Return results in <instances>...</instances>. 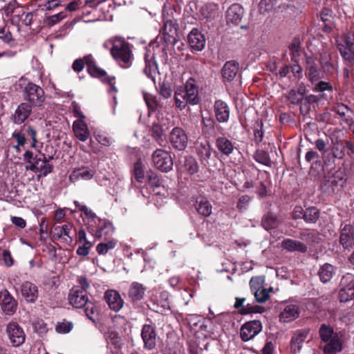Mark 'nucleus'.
<instances>
[{
  "label": "nucleus",
  "instance_id": "obj_1",
  "mask_svg": "<svg viewBox=\"0 0 354 354\" xmlns=\"http://www.w3.org/2000/svg\"><path fill=\"white\" fill-rule=\"evenodd\" d=\"M175 104L180 110L188 104L194 105L199 102L198 88L194 78H189L184 86H178L174 93Z\"/></svg>",
  "mask_w": 354,
  "mask_h": 354
},
{
  "label": "nucleus",
  "instance_id": "obj_2",
  "mask_svg": "<svg viewBox=\"0 0 354 354\" xmlns=\"http://www.w3.org/2000/svg\"><path fill=\"white\" fill-rule=\"evenodd\" d=\"M111 54L123 68H128L131 65L133 54L129 44L125 41L115 39L111 48Z\"/></svg>",
  "mask_w": 354,
  "mask_h": 354
},
{
  "label": "nucleus",
  "instance_id": "obj_3",
  "mask_svg": "<svg viewBox=\"0 0 354 354\" xmlns=\"http://www.w3.org/2000/svg\"><path fill=\"white\" fill-rule=\"evenodd\" d=\"M79 284L75 286L69 292L68 300L71 305L75 308H82L87 302V289L89 283L84 277H81L78 280Z\"/></svg>",
  "mask_w": 354,
  "mask_h": 354
},
{
  "label": "nucleus",
  "instance_id": "obj_4",
  "mask_svg": "<svg viewBox=\"0 0 354 354\" xmlns=\"http://www.w3.org/2000/svg\"><path fill=\"white\" fill-rule=\"evenodd\" d=\"M84 61L87 66V71L92 77L101 79L102 82L108 83L111 87L110 92L115 93L117 91L115 82H113L114 78L107 76L106 71L97 66L91 55L84 56Z\"/></svg>",
  "mask_w": 354,
  "mask_h": 354
},
{
  "label": "nucleus",
  "instance_id": "obj_5",
  "mask_svg": "<svg viewBox=\"0 0 354 354\" xmlns=\"http://www.w3.org/2000/svg\"><path fill=\"white\" fill-rule=\"evenodd\" d=\"M343 171L337 170L328 178H325L321 185L324 192L329 194L338 192L345 185L346 179Z\"/></svg>",
  "mask_w": 354,
  "mask_h": 354
},
{
  "label": "nucleus",
  "instance_id": "obj_6",
  "mask_svg": "<svg viewBox=\"0 0 354 354\" xmlns=\"http://www.w3.org/2000/svg\"><path fill=\"white\" fill-rule=\"evenodd\" d=\"M337 48L347 65H354V37L344 35L337 43Z\"/></svg>",
  "mask_w": 354,
  "mask_h": 354
},
{
  "label": "nucleus",
  "instance_id": "obj_7",
  "mask_svg": "<svg viewBox=\"0 0 354 354\" xmlns=\"http://www.w3.org/2000/svg\"><path fill=\"white\" fill-rule=\"evenodd\" d=\"M152 161L154 166L163 172L171 170L174 165L170 152L162 149H158L153 153Z\"/></svg>",
  "mask_w": 354,
  "mask_h": 354
},
{
  "label": "nucleus",
  "instance_id": "obj_8",
  "mask_svg": "<svg viewBox=\"0 0 354 354\" xmlns=\"http://www.w3.org/2000/svg\"><path fill=\"white\" fill-rule=\"evenodd\" d=\"M6 334L13 346L17 347L23 344L26 335L23 328L17 322H11L6 326Z\"/></svg>",
  "mask_w": 354,
  "mask_h": 354
},
{
  "label": "nucleus",
  "instance_id": "obj_9",
  "mask_svg": "<svg viewBox=\"0 0 354 354\" xmlns=\"http://www.w3.org/2000/svg\"><path fill=\"white\" fill-rule=\"evenodd\" d=\"M196 153L201 162L205 167H209L212 157V148L209 141L197 140L194 144Z\"/></svg>",
  "mask_w": 354,
  "mask_h": 354
},
{
  "label": "nucleus",
  "instance_id": "obj_10",
  "mask_svg": "<svg viewBox=\"0 0 354 354\" xmlns=\"http://www.w3.org/2000/svg\"><path fill=\"white\" fill-rule=\"evenodd\" d=\"M169 142L172 147L179 151L186 149L188 143V136L180 127H174L169 133Z\"/></svg>",
  "mask_w": 354,
  "mask_h": 354
},
{
  "label": "nucleus",
  "instance_id": "obj_11",
  "mask_svg": "<svg viewBox=\"0 0 354 354\" xmlns=\"http://www.w3.org/2000/svg\"><path fill=\"white\" fill-rule=\"evenodd\" d=\"M26 99L34 106H41L45 97L43 89L33 84L28 83L25 87Z\"/></svg>",
  "mask_w": 354,
  "mask_h": 354
},
{
  "label": "nucleus",
  "instance_id": "obj_12",
  "mask_svg": "<svg viewBox=\"0 0 354 354\" xmlns=\"http://www.w3.org/2000/svg\"><path fill=\"white\" fill-rule=\"evenodd\" d=\"M262 330L261 322L253 320L245 323L241 328L240 336L243 341L248 342L254 338Z\"/></svg>",
  "mask_w": 354,
  "mask_h": 354
},
{
  "label": "nucleus",
  "instance_id": "obj_13",
  "mask_svg": "<svg viewBox=\"0 0 354 354\" xmlns=\"http://www.w3.org/2000/svg\"><path fill=\"white\" fill-rule=\"evenodd\" d=\"M156 336L155 326L151 324H145L141 330L144 348L148 350L153 349L156 346Z\"/></svg>",
  "mask_w": 354,
  "mask_h": 354
},
{
  "label": "nucleus",
  "instance_id": "obj_14",
  "mask_svg": "<svg viewBox=\"0 0 354 354\" xmlns=\"http://www.w3.org/2000/svg\"><path fill=\"white\" fill-rule=\"evenodd\" d=\"M53 165L48 163L44 154L42 158H36L35 161L31 163L30 169L35 173H39V177L46 176L53 171Z\"/></svg>",
  "mask_w": 354,
  "mask_h": 354
},
{
  "label": "nucleus",
  "instance_id": "obj_15",
  "mask_svg": "<svg viewBox=\"0 0 354 354\" xmlns=\"http://www.w3.org/2000/svg\"><path fill=\"white\" fill-rule=\"evenodd\" d=\"M104 299L109 307L114 310L119 311L124 305V301L120 293L115 290H108L104 292Z\"/></svg>",
  "mask_w": 354,
  "mask_h": 354
},
{
  "label": "nucleus",
  "instance_id": "obj_16",
  "mask_svg": "<svg viewBox=\"0 0 354 354\" xmlns=\"http://www.w3.org/2000/svg\"><path fill=\"white\" fill-rule=\"evenodd\" d=\"M73 228V225L68 223L62 226H54L51 230L53 237L56 239L62 240L66 243H71L73 238L71 236V231Z\"/></svg>",
  "mask_w": 354,
  "mask_h": 354
},
{
  "label": "nucleus",
  "instance_id": "obj_17",
  "mask_svg": "<svg viewBox=\"0 0 354 354\" xmlns=\"http://www.w3.org/2000/svg\"><path fill=\"white\" fill-rule=\"evenodd\" d=\"M306 62L308 78L312 83H316L323 77V72L319 69L315 57H307Z\"/></svg>",
  "mask_w": 354,
  "mask_h": 354
},
{
  "label": "nucleus",
  "instance_id": "obj_18",
  "mask_svg": "<svg viewBox=\"0 0 354 354\" xmlns=\"http://www.w3.org/2000/svg\"><path fill=\"white\" fill-rule=\"evenodd\" d=\"M0 304L3 312L7 315L13 314L17 309V303L7 290L0 292Z\"/></svg>",
  "mask_w": 354,
  "mask_h": 354
},
{
  "label": "nucleus",
  "instance_id": "obj_19",
  "mask_svg": "<svg viewBox=\"0 0 354 354\" xmlns=\"http://www.w3.org/2000/svg\"><path fill=\"white\" fill-rule=\"evenodd\" d=\"M188 41L192 48L201 51L205 46V37L198 29L194 28L188 35Z\"/></svg>",
  "mask_w": 354,
  "mask_h": 354
},
{
  "label": "nucleus",
  "instance_id": "obj_20",
  "mask_svg": "<svg viewBox=\"0 0 354 354\" xmlns=\"http://www.w3.org/2000/svg\"><path fill=\"white\" fill-rule=\"evenodd\" d=\"M243 15V9L241 5L234 3L232 5L226 12V21L227 24H239Z\"/></svg>",
  "mask_w": 354,
  "mask_h": 354
},
{
  "label": "nucleus",
  "instance_id": "obj_21",
  "mask_svg": "<svg viewBox=\"0 0 354 354\" xmlns=\"http://www.w3.org/2000/svg\"><path fill=\"white\" fill-rule=\"evenodd\" d=\"M339 243L344 248L354 246V227L346 225L341 231Z\"/></svg>",
  "mask_w": 354,
  "mask_h": 354
},
{
  "label": "nucleus",
  "instance_id": "obj_22",
  "mask_svg": "<svg viewBox=\"0 0 354 354\" xmlns=\"http://www.w3.org/2000/svg\"><path fill=\"white\" fill-rule=\"evenodd\" d=\"M21 292L25 299L30 303H34L38 297L37 287L29 281H25L21 284Z\"/></svg>",
  "mask_w": 354,
  "mask_h": 354
},
{
  "label": "nucleus",
  "instance_id": "obj_23",
  "mask_svg": "<svg viewBox=\"0 0 354 354\" xmlns=\"http://www.w3.org/2000/svg\"><path fill=\"white\" fill-rule=\"evenodd\" d=\"M281 248L290 252H299L304 253L307 251V246L304 243L291 239H285L281 243Z\"/></svg>",
  "mask_w": 354,
  "mask_h": 354
},
{
  "label": "nucleus",
  "instance_id": "obj_24",
  "mask_svg": "<svg viewBox=\"0 0 354 354\" xmlns=\"http://www.w3.org/2000/svg\"><path fill=\"white\" fill-rule=\"evenodd\" d=\"M214 108L215 115L219 122H226L229 120L230 108L225 102L216 100Z\"/></svg>",
  "mask_w": 354,
  "mask_h": 354
},
{
  "label": "nucleus",
  "instance_id": "obj_25",
  "mask_svg": "<svg viewBox=\"0 0 354 354\" xmlns=\"http://www.w3.org/2000/svg\"><path fill=\"white\" fill-rule=\"evenodd\" d=\"M299 315V310L297 305L288 304L279 314V320L281 322H290L297 319Z\"/></svg>",
  "mask_w": 354,
  "mask_h": 354
},
{
  "label": "nucleus",
  "instance_id": "obj_26",
  "mask_svg": "<svg viewBox=\"0 0 354 354\" xmlns=\"http://www.w3.org/2000/svg\"><path fill=\"white\" fill-rule=\"evenodd\" d=\"M306 93V86L300 84L297 88H292L288 91L286 98L291 104H299L304 100Z\"/></svg>",
  "mask_w": 354,
  "mask_h": 354
},
{
  "label": "nucleus",
  "instance_id": "obj_27",
  "mask_svg": "<svg viewBox=\"0 0 354 354\" xmlns=\"http://www.w3.org/2000/svg\"><path fill=\"white\" fill-rule=\"evenodd\" d=\"M32 108L28 103H21L16 109L15 114L12 115V120L15 124L23 123L30 115Z\"/></svg>",
  "mask_w": 354,
  "mask_h": 354
},
{
  "label": "nucleus",
  "instance_id": "obj_28",
  "mask_svg": "<svg viewBox=\"0 0 354 354\" xmlns=\"http://www.w3.org/2000/svg\"><path fill=\"white\" fill-rule=\"evenodd\" d=\"M75 136L80 141L85 142L90 136L87 124L83 120H77L73 124Z\"/></svg>",
  "mask_w": 354,
  "mask_h": 354
},
{
  "label": "nucleus",
  "instance_id": "obj_29",
  "mask_svg": "<svg viewBox=\"0 0 354 354\" xmlns=\"http://www.w3.org/2000/svg\"><path fill=\"white\" fill-rule=\"evenodd\" d=\"M216 147L223 155L229 156L234 149V144L225 136H219L216 139Z\"/></svg>",
  "mask_w": 354,
  "mask_h": 354
},
{
  "label": "nucleus",
  "instance_id": "obj_30",
  "mask_svg": "<svg viewBox=\"0 0 354 354\" xmlns=\"http://www.w3.org/2000/svg\"><path fill=\"white\" fill-rule=\"evenodd\" d=\"M319 63L326 73H333L335 71V67L331 62L330 53L327 49H322L319 55Z\"/></svg>",
  "mask_w": 354,
  "mask_h": 354
},
{
  "label": "nucleus",
  "instance_id": "obj_31",
  "mask_svg": "<svg viewBox=\"0 0 354 354\" xmlns=\"http://www.w3.org/2000/svg\"><path fill=\"white\" fill-rule=\"evenodd\" d=\"M94 172L93 170L86 167H82L75 169L69 176V180L71 183H75L80 179L90 180L93 178Z\"/></svg>",
  "mask_w": 354,
  "mask_h": 354
},
{
  "label": "nucleus",
  "instance_id": "obj_32",
  "mask_svg": "<svg viewBox=\"0 0 354 354\" xmlns=\"http://www.w3.org/2000/svg\"><path fill=\"white\" fill-rule=\"evenodd\" d=\"M308 332L306 330L298 331L292 337L290 348L292 353H297L300 351L302 344L307 337Z\"/></svg>",
  "mask_w": 354,
  "mask_h": 354
},
{
  "label": "nucleus",
  "instance_id": "obj_33",
  "mask_svg": "<svg viewBox=\"0 0 354 354\" xmlns=\"http://www.w3.org/2000/svg\"><path fill=\"white\" fill-rule=\"evenodd\" d=\"M354 299V281H351L344 286L339 291L340 302H348Z\"/></svg>",
  "mask_w": 354,
  "mask_h": 354
},
{
  "label": "nucleus",
  "instance_id": "obj_34",
  "mask_svg": "<svg viewBox=\"0 0 354 354\" xmlns=\"http://www.w3.org/2000/svg\"><path fill=\"white\" fill-rule=\"evenodd\" d=\"M239 70V64L234 62H227L223 68H222V75L224 79L231 81L236 76Z\"/></svg>",
  "mask_w": 354,
  "mask_h": 354
},
{
  "label": "nucleus",
  "instance_id": "obj_35",
  "mask_svg": "<svg viewBox=\"0 0 354 354\" xmlns=\"http://www.w3.org/2000/svg\"><path fill=\"white\" fill-rule=\"evenodd\" d=\"M335 273V268L329 263H325L322 266L318 271V275L322 283H327L333 278Z\"/></svg>",
  "mask_w": 354,
  "mask_h": 354
},
{
  "label": "nucleus",
  "instance_id": "obj_36",
  "mask_svg": "<svg viewBox=\"0 0 354 354\" xmlns=\"http://www.w3.org/2000/svg\"><path fill=\"white\" fill-rule=\"evenodd\" d=\"M114 231L115 228L110 221L100 219L95 234L97 236L102 237L103 236L111 235Z\"/></svg>",
  "mask_w": 354,
  "mask_h": 354
},
{
  "label": "nucleus",
  "instance_id": "obj_37",
  "mask_svg": "<svg viewBox=\"0 0 354 354\" xmlns=\"http://www.w3.org/2000/svg\"><path fill=\"white\" fill-rule=\"evenodd\" d=\"M143 97L148 109L151 111H156L162 107V103L159 97L152 94L144 93Z\"/></svg>",
  "mask_w": 354,
  "mask_h": 354
},
{
  "label": "nucleus",
  "instance_id": "obj_38",
  "mask_svg": "<svg viewBox=\"0 0 354 354\" xmlns=\"http://www.w3.org/2000/svg\"><path fill=\"white\" fill-rule=\"evenodd\" d=\"M145 292V288L142 284L133 282L129 288V297L132 301H139L143 297Z\"/></svg>",
  "mask_w": 354,
  "mask_h": 354
},
{
  "label": "nucleus",
  "instance_id": "obj_39",
  "mask_svg": "<svg viewBox=\"0 0 354 354\" xmlns=\"http://www.w3.org/2000/svg\"><path fill=\"white\" fill-rule=\"evenodd\" d=\"M196 208L197 212L205 217L210 216L212 212L211 203L205 198H201L196 201Z\"/></svg>",
  "mask_w": 354,
  "mask_h": 354
},
{
  "label": "nucleus",
  "instance_id": "obj_40",
  "mask_svg": "<svg viewBox=\"0 0 354 354\" xmlns=\"http://www.w3.org/2000/svg\"><path fill=\"white\" fill-rule=\"evenodd\" d=\"M299 238L308 243H317L320 239L319 234L316 230L308 229L300 232Z\"/></svg>",
  "mask_w": 354,
  "mask_h": 354
},
{
  "label": "nucleus",
  "instance_id": "obj_41",
  "mask_svg": "<svg viewBox=\"0 0 354 354\" xmlns=\"http://www.w3.org/2000/svg\"><path fill=\"white\" fill-rule=\"evenodd\" d=\"M342 351V343L337 336H334L330 339L324 348L325 354H333Z\"/></svg>",
  "mask_w": 354,
  "mask_h": 354
},
{
  "label": "nucleus",
  "instance_id": "obj_42",
  "mask_svg": "<svg viewBox=\"0 0 354 354\" xmlns=\"http://www.w3.org/2000/svg\"><path fill=\"white\" fill-rule=\"evenodd\" d=\"M289 49L291 53L292 60L296 62L297 59L300 57L301 53V40L299 37H295L292 40L290 44L289 45Z\"/></svg>",
  "mask_w": 354,
  "mask_h": 354
},
{
  "label": "nucleus",
  "instance_id": "obj_43",
  "mask_svg": "<svg viewBox=\"0 0 354 354\" xmlns=\"http://www.w3.org/2000/svg\"><path fill=\"white\" fill-rule=\"evenodd\" d=\"M334 111L342 118H345V121L347 123H351V115L352 111L350 108L343 104H337L334 107Z\"/></svg>",
  "mask_w": 354,
  "mask_h": 354
},
{
  "label": "nucleus",
  "instance_id": "obj_44",
  "mask_svg": "<svg viewBox=\"0 0 354 354\" xmlns=\"http://www.w3.org/2000/svg\"><path fill=\"white\" fill-rule=\"evenodd\" d=\"M262 225L266 230L275 228L279 225V220L277 216L272 214H268L262 219Z\"/></svg>",
  "mask_w": 354,
  "mask_h": 354
},
{
  "label": "nucleus",
  "instance_id": "obj_45",
  "mask_svg": "<svg viewBox=\"0 0 354 354\" xmlns=\"http://www.w3.org/2000/svg\"><path fill=\"white\" fill-rule=\"evenodd\" d=\"M117 245L115 239H111L106 242L100 243L96 247V251L100 255L106 254L109 250H113Z\"/></svg>",
  "mask_w": 354,
  "mask_h": 354
},
{
  "label": "nucleus",
  "instance_id": "obj_46",
  "mask_svg": "<svg viewBox=\"0 0 354 354\" xmlns=\"http://www.w3.org/2000/svg\"><path fill=\"white\" fill-rule=\"evenodd\" d=\"M216 6L205 5L201 8L200 12L203 19L209 21L216 17Z\"/></svg>",
  "mask_w": 354,
  "mask_h": 354
},
{
  "label": "nucleus",
  "instance_id": "obj_47",
  "mask_svg": "<svg viewBox=\"0 0 354 354\" xmlns=\"http://www.w3.org/2000/svg\"><path fill=\"white\" fill-rule=\"evenodd\" d=\"M319 210L315 207L307 208L304 212L303 218L307 223H315L319 218Z\"/></svg>",
  "mask_w": 354,
  "mask_h": 354
},
{
  "label": "nucleus",
  "instance_id": "obj_48",
  "mask_svg": "<svg viewBox=\"0 0 354 354\" xmlns=\"http://www.w3.org/2000/svg\"><path fill=\"white\" fill-rule=\"evenodd\" d=\"M319 336L322 341L328 342L332 339L334 333L332 327L327 326L326 324H322L319 330Z\"/></svg>",
  "mask_w": 354,
  "mask_h": 354
},
{
  "label": "nucleus",
  "instance_id": "obj_49",
  "mask_svg": "<svg viewBox=\"0 0 354 354\" xmlns=\"http://www.w3.org/2000/svg\"><path fill=\"white\" fill-rule=\"evenodd\" d=\"M185 167L190 174H194L198 171V164L192 156L185 158Z\"/></svg>",
  "mask_w": 354,
  "mask_h": 354
},
{
  "label": "nucleus",
  "instance_id": "obj_50",
  "mask_svg": "<svg viewBox=\"0 0 354 354\" xmlns=\"http://www.w3.org/2000/svg\"><path fill=\"white\" fill-rule=\"evenodd\" d=\"M264 277L261 276L253 277L251 278L250 281V286L253 294L256 292V291H258L264 287Z\"/></svg>",
  "mask_w": 354,
  "mask_h": 354
},
{
  "label": "nucleus",
  "instance_id": "obj_51",
  "mask_svg": "<svg viewBox=\"0 0 354 354\" xmlns=\"http://www.w3.org/2000/svg\"><path fill=\"white\" fill-rule=\"evenodd\" d=\"M275 5V0H261L259 10L261 13H266L272 10Z\"/></svg>",
  "mask_w": 354,
  "mask_h": 354
},
{
  "label": "nucleus",
  "instance_id": "obj_52",
  "mask_svg": "<svg viewBox=\"0 0 354 354\" xmlns=\"http://www.w3.org/2000/svg\"><path fill=\"white\" fill-rule=\"evenodd\" d=\"M159 93L165 98H169L172 95V89L169 82H163L159 85Z\"/></svg>",
  "mask_w": 354,
  "mask_h": 354
},
{
  "label": "nucleus",
  "instance_id": "obj_53",
  "mask_svg": "<svg viewBox=\"0 0 354 354\" xmlns=\"http://www.w3.org/2000/svg\"><path fill=\"white\" fill-rule=\"evenodd\" d=\"M84 307L85 308L84 312L86 317L93 322H95L97 315V310L94 304L88 301Z\"/></svg>",
  "mask_w": 354,
  "mask_h": 354
},
{
  "label": "nucleus",
  "instance_id": "obj_54",
  "mask_svg": "<svg viewBox=\"0 0 354 354\" xmlns=\"http://www.w3.org/2000/svg\"><path fill=\"white\" fill-rule=\"evenodd\" d=\"M263 134V123L261 122H256L254 129V141L256 143H259L262 141Z\"/></svg>",
  "mask_w": 354,
  "mask_h": 354
},
{
  "label": "nucleus",
  "instance_id": "obj_55",
  "mask_svg": "<svg viewBox=\"0 0 354 354\" xmlns=\"http://www.w3.org/2000/svg\"><path fill=\"white\" fill-rule=\"evenodd\" d=\"M254 297L257 301L259 303H263L266 301L269 298V291L266 288H262L256 292L254 293Z\"/></svg>",
  "mask_w": 354,
  "mask_h": 354
},
{
  "label": "nucleus",
  "instance_id": "obj_56",
  "mask_svg": "<svg viewBox=\"0 0 354 354\" xmlns=\"http://www.w3.org/2000/svg\"><path fill=\"white\" fill-rule=\"evenodd\" d=\"M254 157L257 162L265 165H268L270 162L268 153L263 151H257Z\"/></svg>",
  "mask_w": 354,
  "mask_h": 354
},
{
  "label": "nucleus",
  "instance_id": "obj_57",
  "mask_svg": "<svg viewBox=\"0 0 354 354\" xmlns=\"http://www.w3.org/2000/svg\"><path fill=\"white\" fill-rule=\"evenodd\" d=\"M73 328V324L70 322H59L56 325V330L59 333H69Z\"/></svg>",
  "mask_w": 354,
  "mask_h": 354
},
{
  "label": "nucleus",
  "instance_id": "obj_58",
  "mask_svg": "<svg viewBox=\"0 0 354 354\" xmlns=\"http://www.w3.org/2000/svg\"><path fill=\"white\" fill-rule=\"evenodd\" d=\"M64 17L65 15L63 12H59L58 14L48 17L45 20V23L48 26H52L59 23L61 20H62L64 18Z\"/></svg>",
  "mask_w": 354,
  "mask_h": 354
},
{
  "label": "nucleus",
  "instance_id": "obj_59",
  "mask_svg": "<svg viewBox=\"0 0 354 354\" xmlns=\"http://www.w3.org/2000/svg\"><path fill=\"white\" fill-rule=\"evenodd\" d=\"M176 23L171 19H164V26H163V33L166 35H169L173 32V30H176Z\"/></svg>",
  "mask_w": 354,
  "mask_h": 354
},
{
  "label": "nucleus",
  "instance_id": "obj_60",
  "mask_svg": "<svg viewBox=\"0 0 354 354\" xmlns=\"http://www.w3.org/2000/svg\"><path fill=\"white\" fill-rule=\"evenodd\" d=\"M97 141L102 145L110 146L112 143L111 138L104 133H99L95 135Z\"/></svg>",
  "mask_w": 354,
  "mask_h": 354
},
{
  "label": "nucleus",
  "instance_id": "obj_61",
  "mask_svg": "<svg viewBox=\"0 0 354 354\" xmlns=\"http://www.w3.org/2000/svg\"><path fill=\"white\" fill-rule=\"evenodd\" d=\"M163 134V129L160 125L157 123H153L151 126V135L157 140H160Z\"/></svg>",
  "mask_w": 354,
  "mask_h": 354
},
{
  "label": "nucleus",
  "instance_id": "obj_62",
  "mask_svg": "<svg viewBox=\"0 0 354 354\" xmlns=\"http://www.w3.org/2000/svg\"><path fill=\"white\" fill-rule=\"evenodd\" d=\"M250 201H251L250 196H249L248 195L241 196L239 198L236 207L241 211L243 209H245L248 207V205H249Z\"/></svg>",
  "mask_w": 354,
  "mask_h": 354
},
{
  "label": "nucleus",
  "instance_id": "obj_63",
  "mask_svg": "<svg viewBox=\"0 0 354 354\" xmlns=\"http://www.w3.org/2000/svg\"><path fill=\"white\" fill-rule=\"evenodd\" d=\"M134 176L138 182H141L144 178V171L140 162H137L134 165Z\"/></svg>",
  "mask_w": 354,
  "mask_h": 354
},
{
  "label": "nucleus",
  "instance_id": "obj_64",
  "mask_svg": "<svg viewBox=\"0 0 354 354\" xmlns=\"http://www.w3.org/2000/svg\"><path fill=\"white\" fill-rule=\"evenodd\" d=\"M0 39L6 43L12 40V36L8 28L3 27L0 28Z\"/></svg>",
  "mask_w": 354,
  "mask_h": 354
}]
</instances>
